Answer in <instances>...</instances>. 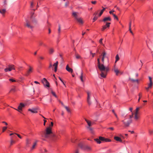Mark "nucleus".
I'll return each instance as SVG.
<instances>
[{"instance_id":"nucleus-35","label":"nucleus","mask_w":153,"mask_h":153,"mask_svg":"<svg viewBox=\"0 0 153 153\" xmlns=\"http://www.w3.org/2000/svg\"><path fill=\"white\" fill-rule=\"evenodd\" d=\"M58 27L59 28L58 29V33L59 34L61 31V26L59 24V25Z\"/></svg>"},{"instance_id":"nucleus-30","label":"nucleus","mask_w":153,"mask_h":153,"mask_svg":"<svg viewBox=\"0 0 153 153\" xmlns=\"http://www.w3.org/2000/svg\"><path fill=\"white\" fill-rule=\"evenodd\" d=\"M103 8V9L101 11L100 14L99 15V16H100L103 13V12L105 10V8H104L103 7H102Z\"/></svg>"},{"instance_id":"nucleus-8","label":"nucleus","mask_w":153,"mask_h":153,"mask_svg":"<svg viewBox=\"0 0 153 153\" xmlns=\"http://www.w3.org/2000/svg\"><path fill=\"white\" fill-rule=\"evenodd\" d=\"M34 13H32L30 16V19L32 22L35 24H36L38 22L37 20L35 18V16L34 15Z\"/></svg>"},{"instance_id":"nucleus-12","label":"nucleus","mask_w":153,"mask_h":153,"mask_svg":"<svg viewBox=\"0 0 153 153\" xmlns=\"http://www.w3.org/2000/svg\"><path fill=\"white\" fill-rule=\"evenodd\" d=\"M111 24L110 23L106 22V25H105L102 26V28L101 29L102 31H104L107 27H110V25Z\"/></svg>"},{"instance_id":"nucleus-41","label":"nucleus","mask_w":153,"mask_h":153,"mask_svg":"<svg viewBox=\"0 0 153 153\" xmlns=\"http://www.w3.org/2000/svg\"><path fill=\"white\" fill-rule=\"evenodd\" d=\"M72 15L74 16L76 18V17H77L76 13L75 12H74L73 13Z\"/></svg>"},{"instance_id":"nucleus-9","label":"nucleus","mask_w":153,"mask_h":153,"mask_svg":"<svg viewBox=\"0 0 153 153\" xmlns=\"http://www.w3.org/2000/svg\"><path fill=\"white\" fill-rule=\"evenodd\" d=\"M123 123L126 126H128L129 125L132 123V120L131 119H129L126 122L124 120L122 121Z\"/></svg>"},{"instance_id":"nucleus-33","label":"nucleus","mask_w":153,"mask_h":153,"mask_svg":"<svg viewBox=\"0 0 153 153\" xmlns=\"http://www.w3.org/2000/svg\"><path fill=\"white\" fill-rule=\"evenodd\" d=\"M120 58L119 56V55L118 54L116 55V61L115 62V63H116L117 61L119 60Z\"/></svg>"},{"instance_id":"nucleus-47","label":"nucleus","mask_w":153,"mask_h":153,"mask_svg":"<svg viewBox=\"0 0 153 153\" xmlns=\"http://www.w3.org/2000/svg\"><path fill=\"white\" fill-rule=\"evenodd\" d=\"M87 128L91 131H92L93 130L92 128L90 126H88Z\"/></svg>"},{"instance_id":"nucleus-63","label":"nucleus","mask_w":153,"mask_h":153,"mask_svg":"<svg viewBox=\"0 0 153 153\" xmlns=\"http://www.w3.org/2000/svg\"><path fill=\"white\" fill-rule=\"evenodd\" d=\"M39 44L40 45H44L43 43L42 42H39Z\"/></svg>"},{"instance_id":"nucleus-5","label":"nucleus","mask_w":153,"mask_h":153,"mask_svg":"<svg viewBox=\"0 0 153 153\" xmlns=\"http://www.w3.org/2000/svg\"><path fill=\"white\" fill-rule=\"evenodd\" d=\"M14 66L13 65H10L8 66V68H6L4 69L5 72L11 71L12 70H15Z\"/></svg>"},{"instance_id":"nucleus-43","label":"nucleus","mask_w":153,"mask_h":153,"mask_svg":"<svg viewBox=\"0 0 153 153\" xmlns=\"http://www.w3.org/2000/svg\"><path fill=\"white\" fill-rule=\"evenodd\" d=\"M15 143V141L13 140L12 139L10 141V145H12L13 143Z\"/></svg>"},{"instance_id":"nucleus-31","label":"nucleus","mask_w":153,"mask_h":153,"mask_svg":"<svg viewBox=\"0 0 153 153\" xmlns=\"http://www.w3.org/2000/svg\"><path fill=\"white\" fill-rule=\"evenodd\" d=\"M75 56L77 59H81V56L77 53L75 54Z\"/></svg>"},{"instance_id":"nucleus-55","label":"nucleus","mask_w":153,"mask_h":153,"mask_svg":"<svg viewBox=\"0 0 153 153\" xmlns=\"http://www.w3.org/2000/svg\"><path fill=\"white\" fill-rule=\"evenodd\" d=\"M15 91V88H11L10 91H13L14 92Z\"/></svg>"},{"instance_id":"nucleus-50","label":"nucleus","mask_w":153,"mask_h":153,"mask_svg":"<svg viewBox=\"0 0 153 153\" xmlns=\"http://www.w3.org/2000/svg\"><path fill=\"white\" fill-rule=\"evenodd\" d=\"M97 62H98V65H99L102 64L100 63V59L99 58H98L97 59Z\"/></svg>"},{"instance_id":"nucleus-16","label":"nucleus","mask_w":153,"mask_h":153,"mask_svg":"<svg viewBox=\"0 0 153 153\" xmlns=\"http://www.w3.org/2000/svg\"><path fill=\"white\" fill-rule=\"evenodd\" d=\"M91 149V147L88 145L85 146V148L84 150H86L87 151H90Z\"/></svg>"},{"instance_id":"nucleus-58","label":"nucleus","mask_w":153,"mask_h":153,"mask_svg":"<svg viewBox=\"0 0 153 153\" xmlns=\"http://www.w3.org/2000/svg\"><path fill=\"white\" fill-rule=\"evenodd\" d=\"M131 21H130L129 23V28H131Z\"/></svg>"},{"instance_id":"nucleus-2","label":"nucleus","mask_w":153,"mask_h":153,"mask_svg":"<svg viewBox=\"0 0 153 153\" xmlns=\"http://www.w3.org/2000/svg\"><path fill=\"white\" fill-rule=\"evenodd\" d=\"M98 67L101 72L100 75L101 77L105 78L107 74V73L109 71V68L108 67H105L103 63L98 65Z\"/></svg>"},{"instance_id":"nucleus-62","label":"nucleus","mask_w":153,"mask_h":153,"mask_svg":"<svg viewBox=\"0 0 153 153\" xmlns=\"http://www.w3.org/2000/svg\"><path fill=\"white\" fill-rule=\"evenodd\" d=\"M91 2L92 4H95L96 3V1H92Z\"/></svg>"},{"instance_id":"nucleus-45","label":"nucleus","mask_w":153,"mask_h":153,"mask_svg":"<svg viewBox=\"0 0 153 153\" xmlns=\"http://www.w3.org/2000/svg\"><path fill=\"white\" fill-rule=\"evenodd\" d=\"M51 93L55 97H56V98L57 97V96L56 95L55 93L53 91H52L51 92Z\"/></svg>"},{"instance_id":"nucleus-15","label":"nucleus","mask_w":153,"mask_h":153,"mask_svg":"<svg viewBox=\"0 0 153 153\" xmlns=\"http://www.w3.org/2000/svg\"><path fill=\"white\" fill-rule=\"evenodd\" d=\"M65 69L67 71L69 72L72 73L73 72V69L72 68H70L69 67L68 65H66Z\"/></svg>"},{"instance_id":"nucleus-1","label":"nucleus","mask_w":153,"mask_h":153,"mask_svg":"<svg viewBox=\"0 0 153 153\" xmlns=\"http://www.w3.org/2000/svg\"><path fill=\"white\" fill-rule=\"evenodd\" d=\"M53 125V123L51 122L50 126L47 127L45 131H42L41 132V136L44 140H45V139L49 138L50 137L51 134H52V128L51 126L52 127Z\"/></svg>"},{"instance_id":"nucleus-46","label":"nucleus","mask_w":153,"mask_h":153,"mask_svg":"<svg viewBox=\"0 0 153 153\" xmlns=\"http://www.w3.org/2000/svg\"><path fill=\"white\" fill-rule=\"evenodd\" d=\"M97 18H97V16H95L93 19L94 20L93 22H94L95 21H96V20H97Z\"/></svg>"},{"instance_id":"nucleus-37","label":"nucleus","mask_w":153,"mask_h":153,"mask_svg":"<svg viewBox=\"0 0 153 153\" xmlns=\"http://www.w3.org/2000/svg\"><path fill=\"white\" fill-rule=\"evenodd\" d=\"M36 142H35V143H34L33 145V146L32 147V148H31V149L32 150L33 149H34L35 148V147L36 146Z\"/></svg>"},{"instance_id":"nucleus-27","label":"nucleus","mask_w":153,"mask_h":153,"mask_svg":"<svg viewBox=\"0 0 153 153\" xmlns=\"http://www.w3.org/2000/svg\"><path fill=\"white\" fill-rule=\"evenodd\" d=\"M54 52V50L53 48H50L49 50V53L50 54H52Z\"/></svg>"},{"instance_id":"nucleus-24","label":"nucleus","mask_w":153,"mask_h":153,"mask_svg":"<svg viewBox=\"0 0 153 153\" xmlns=\"http://www.w3.org/2000/svg\"><path fill=\"white\" fill-rule=\"evenodd\" d=\"M114 71L115 73L117 75H118V73H120V72L118 70L117 68L114 67Z\"/></svg>"},{"instance_id":"nucleus-48","label":"nucleus","mask_w":153,"mask_h":153,"mask_svg":"<svg viewBox=\"0 0 153 153\" xmlns=\"http://www.w3.org/2000/svg\"><path fill=\"white\" fill-rule=\"evenodd\" d=\"M114 10H111V11H110L109 12V13H110V14H112V15H113V14H114V13H113V12H114Z\"/></svg>"},{"instance_id":"nucleus-19","label":"nucleus","mask_w":153,"mask_h":153,"mask_svg":"<svg viewBox=\"0 0 153 153\" xmlns=\"http://www.w3.org/2000/svg\"><path fill=\"white\" fill-rule=\"evenodd\" d=\"M114 139L115 140H116L117 141H119L120 142H122V140H121V138L118 137H114Z\"/></svg>"},{"instance_id":"nucleus-36","label":"nucleus","mask_w":153,"mask_h":153,"mask_svg":"<svg viewBox=\"0 0 153 153\" xmlns=\"http://www.w3.org/2000/svg\"><path fill=\"white\" fill-rule=\"evenodd\" d=\"M30 143V141L28 139H27L26 140V144L27 146Z\"/></svg>"},{"instance_id":"nucleus-59","label":"nucleus","mask_w":153,"mask_h":153,"mask_svg":"<svg viewBox=\"0 0 153 153\" xmlns=\"http://www.w3.org/2000/svg\"><path fill=\"white\" fill-rule=\"evenodd\" d=\"M108 129H110L111 130H114V128L113 127H110L108 128Z\"/></svg>"},{"instance_id":"nucleus-14","label":"nucleus","mask_w":153,"mask_h":153,"mask_svg":"<svg viewBox=\"0 0 153 153\" xmlns=\"http://www.w3.org/2000/svg\"><path fill=\"white\" fill-rule=\"evenodd\" d=\"M111 18L110 16L104 18L102 20V21L104 22H106L107 21H111Z\"/></svg>"},{"instance_id":"nucleus-4","label":"nucleus","mask_w":153,"mask_h":153,"mask_svg":"<svg viewBox=\"0 0 153 153\" xmlns=\"http://www.w3.org/2000/svg\"><path fill=\"white\" fill-rule=\"evenodd\" d=\"M28 68L27 69L25 75L26 76H28L30 73L33 72V67L30 65H28Z\"/></svg>"},{"instance_id":"nucleus-39","label":"nucleus","mask_w":153,"mask_h":153,"mask_svg":"<svg viewBox=\"0 0 153 153\" xmlns=\"http://www.w3.org/2000/svg\"><path fill=\"white\" fill-rule=\"evenodd\" d=\"M139 98L138 100V102H139L140 99L142 96V94L141 93H140L139 94Z\"/></svg>"},{"instance_id":"nucleus-64","label":"nucleus","mask_w":153,"mask_h":153,"mask_svg":"<svg viewBox=\"0 0 153 153\" xmlns=\"http://www.w3.org/2000/svg\"><path fill=\"white\" fill-rule=\"evenodd\" d=\"M43 121H44V124H43V125H44V126H45V123L46 122V120H43Z\"/></svg>"},{"instance_id":"nucleus-54","label":"nucleus","mask_w":153,"mask_h":153,"mask_svg":"<svg viewBox=\"0 0 153 153\" xmlns=\"http://www.w3.org/2000/svg\"><path fill=\"white\" fill-rule=\"evenodd\" d=\"M149 82H152V78L150 76H149Z\"/></svg>"},{"instance_id":"nucleus-10","label":"nucleus","mask_w":153,"mask_h":153,"mask_svg":"<svg viewBox=\"0 0 153 153\" xmlns=\"http://www.w3.org/2000/svg\"><path fill=\"white\" fill-rule=\"evenodd\" d=\"M42 81L45 86H46L48 87H49V83L45 78H44Z\"/></svg>"},{"instance_id":"nucleus-32","label":"nucleus","mask_w":153,"mask_h":153,"mask_svg":"<svg viewBox=\"0 0 153 153\" xmlns=\"http://www.w3.org/2000/svg\"><path fill=\"white\" fill-rule=\"evenodd\" d=\"M139 109H140L139 107L137 108L136 110H135V113H134V114H138V111L139 110Z\"/></svg>"},{"instance_id":"nucleus-20","label":"nucleus","mask_w":153,"mask_h":153,"mask_svg":"<svg viewBox=\"0 0 153 153\" xmlns=\"http://www.w3.org/2000/svg\"><path fill=\"white\" fill-rule=\"evenodd\" d=\"M129 80L133 82H136L137 83H138V79H134L131 78L130 77H129Z\"/></svg>"},{"instance_id":"nucleus-7","label":"nucleus","mask_w":153,"mask_h":153,"mask_svg":"<svg viewBox=\"0 0 153 153\" xmlns=\"http://www.w3.org/2000/svg\"><path fill=\"white\" fill-rule=\"evenodd\" d=\"M25 26L31 29H32L34 27L33 26L31 25L30 22L27 19H26L25 20Z\"/></svg>"},{"instance_id":"nucleus-49","label":"nucleus","mask_w":153,"mask_h":153,"mask_svg":"<svg viewBox=\"0 0 153 153\" xmlns=\"http://www.w3.org/2000/svg\"><path fill=\"white\" fill-rule=\"evenodd\" d=\"M134 114L133 113H132V115L129 116V119H131V118L133 117Z\"/></svg>"},{"instance_id":"nucleus-38","label":"nucleus","mask_w":153,"mask_h":153,"mask_svg":"<svg viewBox=\"0 0 153 153\" xmlns=\"http://www.w3.org/2000/svg\"><path fill=\"white\" fill-rule=\"evenodd\" d=\"M111 141V140L105 138V140L104 141L105 142H109Z\"/></svg>"},{"instance_id":"nucleus-28","label":"nucleus","mask_w":153,"mask_h":153,"mask_svg":"<svg viewBox=\"0 0 153 153\" xmlns=\"http://www.w3.org/2000/svg\"><path fill=\"white\" fill-rule=\"evenodd\" d=\"M134 119L136 120H137L139 118V116L138 115V114H134Z\"/></svg>"},{"instance_id":"nucleus-13","label":"nucleus","mask_w":153,"mask_h":153,"mask_svg":"<svg viewBox=\"0 0 153 153\" xmlns=\"http://www.w3.org/2000/svg\"><path fill=\"white\" fill-rule=\"evenodd\" d=\"M38 108H32V109L29 108L28 109V111H31V112L33 113H37V111Z\"/></svg>"},{"instance_id":"nucleus-56","label":"nucleus","mask_w":153,"mask_h":153,"mask_svg":"<svg viewBox=\"0 0 153 153\" xmlns=\"http://www.w3.org/2000/svg\"><path fill=\"white\" fill-rule=\"evenodd\" d=\"M15 134H16L17 135V136L20 139L22 138V137L20 136V135L19 134H17L16 133H15Z\"/></svg>"},{"instance_id":"nucleus-51","label":"nucleus","mask_w":153,"mask_h":153,"mask_svg":"<svg viewBox=\"0 0 153 153\" xmlns=\"http://www.w3.org/2000/svg\"><path fill=\"white\" fill-rule=\"evenodd\" d=\"M149 132L150 134H152L153 133V130L151 129L149 130Z\"/></svg>"},{"instance_id":"nucleus-11","label":"nucleus","mask_w":153,"mask_h":153,"mask_svg":"<svg viewBox=\"0 0 153 153\" xmlns=\"http://www.w3.org/2000/svg\"><path fill=\"white\" fill-rule=\"evenodd\" d=\"M87 94L88 95L87 101L88 104L89 105H90L91 104V93L89 91L87 92Z\"/></svg>"},{"instance_id":"nucleus-52","label":"nucleus","mask_w":153,"mask_h":153,"mask_svg":"<svg viewBox=\"0 0 153 153\" xmlns=\"http://www.w3.org/2000/svg\"><path fill=\"white\" fill-rule=\"evenodd\" d=\"M69 2L68 1L66 2L65 4V6L67 7L69 4Z\"/></svg>"},{"instance_id":"nucleus-21","label":"nucleus","mask_w":153,"mask_h":153,"mask_svg":"<svg viewBox=\"0 0 153 153\" xmlns=\"http://www.w3.org/2000/svg\"><path fill=\"white\" fill-rule=\"evenodd\" d=\"M80 78L81 81L82 82H84V78L85 77H84V76L83 75V73L82 72L81 73V76L80 77Z\"/></svg>"},{"instance_id":"nucleus-3","label":"nucleus","mask_w":153,"mask_h":153,"mask_svg":"<svg viewBox=\"0 0 153 153\" xmlns=\"http://www.w3.org/2000/svg\"><path fill=\"white\" fill-rule=\"evenodd\" d=\"M25 106V105L22 103H20L18 106V109L14 108L17 111L21 113L22 111V109Z\"/></svg>"},{"instance_id":"nucleus-29","label":"nucleus","mask_w":153,"mask_h":153,"mask_svg":"<svg viewBox=\"0 0 153 153\" xmlns=\"http://www.w3.org/2000/svg\"><path fill=\"white\" fill-rule=\"evenodd\" d=\"M153 82H150L148 84V87L150 88H151L153 85Z\"/></svg>"},{"instance_id":"nucleus-18","label":"nucleus","mask_w":153,"mask_h":153,"mask_svg":"<svg viewBox=\"0 0 153 153\" xmlns=\"http://www.w3.org/2000/svg\"><path fill=\"white\" fill-rule=\"evenodd\" d=\"M58 61H57L56 63H55L53 65V66H54V71L55 72H56L57 70V66L58 65Z\"/></svg>"},{"instance_id":"nucleus-53","label":"nucleus","mask_w":153,"mask_h":153,"mask_svg":"<svg viewBox=\"0 0 153 153\" xmlns=\"http://www.w3.org/2000/svg\"><path fill=\"white\" fill-rule=\"evenodd\" d=\"M9 80L10 81H11V82H16L15 80L14 79H9Z\"/></svg>"},{"instance_id":"nucleus-26","label":"nucleus","mask_w":153,"mask_h":153,"mask_svg":"<svg viewBox=\"0 0 153 153\" xmlns=\"http://www.w3.org/2000/svg\"><path fill=\"white\" fill-rule=\"evenodd\" d=\"M6 12V10L4 9H0V13L2 15H4Z\"/></svg>"},{"instance_id":"nucleus-23","label":"nucleus","mask_w":153,"mask_h":153,"mask_svg":"<svg viewBox=\"0 0 153 153\" xmlns=\"http://www.w3.org/2000/svg\"><path fill=\"white\" fill-rule=\"evenodd\" d=\"M76 19L78 21V22L81 24H82L83 22L82 19L81 18H78L77 17H76Z\"/></svg>"},{"instance_id":"nucleus-6","label":"nucleus","mask_w":153,"mask_h":153,"mask_svg":"<svg viewBox=\"0 0 153 153\" xmlns=\"http://www.w3.org/2000/svg\"><path fill=\"white\" fill-rule=\"evenodd\" d=\"M105 140V138L102 137H100L99 138H96L94 139V140L97 142V143L100 144L101 143V141H104Z\"/></svg>"},{"instance_id":"nucleus-44","label":"nucleus","mask_w":153,"mask_h":153,"mask_svg":"<svg viewBox=\"0 0 153 153\" xmlns=\"http://www.w3.org/2000/svg\"><path fill=\"white\" fill-rule=\"evenodd\" d=\"M7 127H4L3 128V129H2V132H4L5 131V130L7 129Z\"/></svg>"},{"instance_id":"nucleus-42","label":"nucleus","mask_w":153,"mask_h":153,"mask_svg":"<svg viewBox=\"0 0 153 153\" xmlns=\"http://www.w3.org/2000/svg\"><path fill=\"white\" fill-rule=\"evenodd\" d=\"M113 16L114 17L115 19H116L117 20H118V18L115 14H113Z\"/></svg>"},{"instance_id":"nucleus-17","label":"nucleus","mask_w":153,"mask_h":153,"mask_svg":"<svg viewBox=\"0 0 153 153\" xmlns=\"http://www.w3.org/2000/svg\"><path fill=\"white\" fill-rule=\"evenodd\" d=\"M106 55V53L105 51H103L102 53V61L103 63H104V58L105 56Z\"/></svg>"},{"instance_id":"nucleus-25","label":"nucleus","mask_w":153,"mask_h":153,"mask_svg":"<svg viewBox=\"0 0 153 153\" xmlns=\"http://www.w3.org/2000/svg\"><path fill=\"white\" fill-rule=\"evenodd\" d=\"M85 120L87 123L88 126H91L92 125V123L91 121H90L86 119H85Z\"/></svg>"},{"instance_id":"nucleus-40","label":"nucleus","mask_w":153,"mask_h":153,"mask_svg":"<svg viewBox=\"0 0 153 153\" xmlns=\"http://www.w3.org/2000/svg\"><path fill=\"white\" fill-rule=\"evenodd\" d=\"M102 39H101L99 40V43L101 45H102L103 46H104V45L103 44L102 42Z\"/></svg>"},{"instance_id":"nucleus-34","label":"nucleus","mask_w":153,"mask_h":153,"mask_svg":"<svg viewBox=\"0 0 153 153\" xmlns=\"http://www.w3.org/2000/svg\"><path fill=\"white\" fill-rule=\"evenodd\" d=\"M64 107L65 108V109L68 112H70V110L69 108H68V107L65 106H64Z\"/></svg>"},{"instance_id":"nucleus-22","label":"nucleus","mask_w":153,"mask_h":153,"mask_svg":"<svg viewBox=\"0 0 153 153\" xmlns=\"http://www.w3.org/2000/svg\"><path fill=\"white\" fill-rule=\"evenodd\" d=\"M85 145L83 144L82 143H79L78 144V146L81 149L83 150L85 148Z\"/></svg>"},{"instance_id":"nucleus-61","label":"nucleus","mask_w":153,"mask_h":153,"mask_svg":"<svg viewBox=\"0 0 153 153\" xmlns=\"http://www.w3.org/2000/svg\"><path fill=\"white\" fill-rule=\"evenodd\" d=\"M53 136L54 137L53 138V140H55L57 138V137L56 136H54V135H53Z\"/></svg>"},{"instance_id":"nucleus-57","label":"nucleus","mask_w":153,"mask_h":153,"mask_svg":"<svg viewBox=\"0 0 153 153\" xmlns=\"http://www.w3.org/2000/svg\"><path fill=\"white\" fill-rule=\"evenodd\" d=\"M75 153H79V151L78 149H76L75 151Z\"/></svg>"},{"instance_id":"nucleus-60","label":"nucleus","mask_w":153,"mask_h":153,"mask_svg":"<svg viewBox=\"0 0 153 153\" xmlns=\"http://www.w3.org/2000/svg\"><path fill=\"white\" fill-rule=\"evenodd\" d=\"M129 30L130 31V32L133 35V33L132 32V31L131 30V28H129Z\"/></svg>"}]
</instances>
